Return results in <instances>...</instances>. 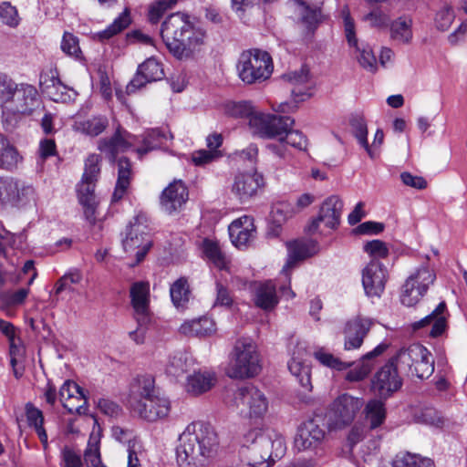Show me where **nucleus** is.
Instances as JSON below:
<instances>
[{"label":"nucleus","instance_id":"nucleus-23","mask_svg":"<svg viewBox=\"0 0 467 467\" xmlns=\"http://www.w3.org/2000/svg\"><path fill=\"white\" fill-rule=\"evenodd\" d=\"M158 392L160 389L156 387L152 375H138L130 384L129 403L134 409L138 403L150 400Z\"/></svg>","mask_w":467,"mask_h":467},{"label":"nucleus","instance_id":"nucleus-6","mask_svg":"<svg viewBox=\"0 0 467 467\" xmlns=\"http://www.w3.org/2000/svg\"><path fill=\"white\" fill-rule=\"evenodd\" d=\"M436 280V274L427 265L416 268L401 286L400 302L406 306H413L426 295Z\"/></svg>","mask_w":467,"mask_h":467},{"label":"nucleus","instance_id":"nucleus-9","mask_svg":"<svg viewBox=\"0 0 467 467\" xmlns=\"http://www.w3.org/2000/svg\"><path fill=\"white\" fill-rule=\"evenodd\" d=\"M294 124V119L288 116L265 114L263 112L253 116L250 119V127L254 133L261 138H278L279 140H283V136L289 129H292Z\"/></svg>","mask_w":467,"mask_h":467},{"label":"nucleus","instance_id":"nucleus-53","mask_svg":"<svg viewBox=\"0 0 467 467\" xmlns=\"http://www.w3.org/2000/svg\"><path fill=\"white\" fill-rule=\"evenodd\" d=\"M16 88V83L12 78L6 75H0V106L3 109V113Z\"/></svg>","mask_w":467,"mask_h":467},{"label":"nucleus","instance_id":"nucleus-20","mask_svg":"<svg viewBox=\"0 0 467 467\" xmlns=\"http://www.w3.org/2000/svg\"><path fill=\"white\" fill-rule=\"evenodd\" d=\"M342 209V200L337 195L329 196L322 203L318 216L312 221L308 231L315 232L321 222L328 228H336L339 224Z\"/></svg>","mask_w":467,"mask_h":467},{"label":"nucleus","instance_id":"nucleus-55","mask_svg":"<svg viewBox=\"0 0 467 467\" xmlns=\"http://www.w3.org/2000/svg\"><path fill=\"white\" fill-rule=\"evenodd\" d=\"M364 251L373 259L386 258L389 255V248L387 244L380 240H373L364 244Z\"/></svg>","mask_w":467,"mask_h":467},{"label":"nucleus","instance_id":"nucleus-14","mask_svg":"<svg viewBox=\"0 0 467 467\" xmlns=\"http://www.w3.org/2000/svg\"><path fill=\"white\" fill-rule=\"evenodd\" d=\"M237 408L248 409L250 417H260L264 415L268 409V401L265 394L254 386L242 387L236 390L234 398Z\"/></svg>","mask_w":467,"mask_h":467},{"label":"nucleus","instance_id":"nucleus-19","mask_svg":"<svg viewBox=\"0 0 467 467\" xmlns=\"http://www.w3.org/2000/svg\"><path fill=\"white\" fill-rule=\"evenodd\" d=\"M189 198L188 189L181 180H174L161 192L160 203L161 209L169 213H174L182 209Z\"/></svg>","mask_w":467,"mask_h":467},{"label":"nucleus","instance_id":"nucleus-44","mask_svg":"<svg viewBox=\"0 0 467 467\" xmlns=\"http://www.w3.org/2000/svg\"><path fill=\"white\" fill-rule=\"evenodd\" d=\"M131 23L130 11L125 9L105 30L98 33L99 40L104 41L118 35L125 28H127Z\"/></svg>","mask_w":467,"mask_h":467},{"label":"nucleus","instance_id":"nucleus-30","mask_svg":"<svg viewBox=\"0 0 467 467\" xmlns=\"http://www.w3.org/2000/svg\"><path fill=\"white\" fill-rule=\"evenodd\" d=\"M283 78L295 87L291 91L295 99L304 100L306 97L310 96L307 93L310 88V74L306 66H302L300 69L285 74Z\"/></svg>","mask_w":467,"mask_h":467},{"label":"nucleus","instance_id":"nucleus-35","mask_svg":"<svg viewBox=\"0 0 467 467\" xmlns=\"http://www.w3.org/2000/svg\"><path fill=\"white\" fill-rule=\"evenodd\" d=\"M387 348L388 346L386 344H379L372 351L364 355L360 365L347 373L346 379L350 382H357L364 379L372 369V364L369 360L372 358L381 355Z\"/></svg>","mask_w":467,"mask_h":467},{"label":"nucleus","instance_id":"nucleus-5","mask_svg":"<svg viewBox=\"0 0 467 467\" xmlns=\"http://www.w3.org/2000/svg\"><path fill=\"white\" fill-rule=\"evenodd\" d=\"M150 229L145 213H138L126 229L122 246L126 253L135 254V265L142 262L152 246Z\"/></svg>","mask_w":467,"mask_h":467},{"label":"nucleus","instance_id":"nucleus-2","mask_svg":"<svg viewBox=\"0 0 467 467\" xmlns=\"http://www.w3.org/2000/svg\"><path fill=\"white\" fill-rule=\"evenodd\" d=\"M226 375L234 379L254 378L262 369L257 346L250 337L236 339L230 352Z\"/></svg>","mask_w":467,"mask_h":467},{"label":"nucleus","instance_id":"nucleus-54","mask_svg":"<svg viewBox=\"0 0 467 467\" xmlns=\"http://www.w3.org/2000/svg\"><path fill=\"white\" fill-rule=\"evenodd\" d=\"M84 462L87 467H97L101 465L99 446L98 441H88V447L84 451Z\"/></svg>","mask_w":467,"mask_h":467},{"label":"nucleus","instance_id":"nucleus-24","mask_svg":"<svg viewBox=\"0 0 467 467\" xmlns=\"http://www.w3.org/2000/svg\"><path fill=\"white\" fill-rule=\"evenodd\" d=\"M136 411L142 419L148 421H156L166 418L171 410L170 400L158 392L150 400L138 403L137 406L132 409Z\"/></svg>","mask_w":467,"mask_h":467},{"label":"nucleus","instance_id":"nucleus-34","mask_svg":"<svg viewBox=\"0 0 467 467\" xmlns=\"http://www.w3.org/2000/svg\"><path fill=\"white\" fill-rule=\"evenodd\" d=\"M317 244L315 241L293 242L288 244V261L283 272H286L296 261L305 259L315 254L317 251Z\"/></svg>","mask_w":467,"mask_h":467},{"label":"nucleus","instance_id":"nucleus-31","mask_svg":"<svg viewBox=\"0 0 467 467\" xmlns=\"http://www.w3.org/2000/svg\"><path fill=\"white\" fill-rule=\"evenodd\" d=\"M254 304L257 307L269 311L278 304L276 288L272 281H266L258 285L254 290Z\"/></svg>","mask_w":467,"mask_h":467},{"label":"nucleus","instance_id":"nucleus-62","mask_svg":"<svg viewBox=\"0 0 467 467\" xmlns=\"http://www.w3.org/2000/svg\"><path fill=\"white\" fill-rule=\"evenodd\" d=\"M95 182H86V180L82 179L81 182L78 185V192L79 202H88L91 201H96L94 190H95Z\"/></svg>","mask_w":467,"mask_h":467},{"label":"nucleus","instance_id":"nucleus-15","mask_svg":"<svg viewBox=\"0 0 467 467\" xmlns=\"http://www.w3.org/2000/svg\"><path fill=\"white\" fill-rule=\"evenodd\" d=\"M164 70L161 62L154 57L147 58L139 65L133 78L126 87L127 93L132 94L144 88L148 83L161 80L164 78Z\"/></svg>","mask_w":467,"mask_h":467},{"label":"nucleus","instance_id":"nucleus-58","mask_svg":"<svg viewBox=\"0 0 467 467\" xmlns=\"http://www.w3.org/2000/svg\"><path fill=\"white\" fill-rule=\"evenodd\" d=\"M455 15L450 6L442 7L435 17V25L439 30H448L454 20Z\"/></svg>","mask_w":467,"mask_h":467},{"label":"nucleus","instance_id":"nucleus-26","mask_svg":"<svg viewBox=\"0 0 467 467\" xmlns=\"http://www.w3.org/2000/svg\"><path fill=\"white\" fill-rule=\"evenodd\" d=\"M130 138L131 135L119 126L111 137L99 140L98 148L110 161H115L118 154L131 147Z\"/></svg>","mask_w":467,"mask_h":467},{"label":"nucleus","instance_id":"nucleus-61","mask_svg":"<svg viewBox=\"0 0 467 467\" xmlns=\"http://www.w3.org/2000/svg\"><path fill=\"white\" fill-rule=\"evenodd\" d=\"M186 390L192 395H200L204 391V375L201 371L188 377Z\"/></svg>","mask_w":467,"mask_h":467},{"label":"nucleus","instance_id":"nucleus-37","mask_svg":"<svg viewBox=\"0 0 467 467\" xmlns=\"http://www.w3.org/2000/svg\"><path fill=\"white\" fill-rule=\"evenodd\" d=\"M170 296L171 302L176 308H184L191 296L188 279L182 276L174 281L170 287Z\"/></svg>","mask_w":467,"mask_h":467},{"label":"nucleus","instance_id":"nucleus-52","mask_svg":"<svg viewBox=\"0 0 467 467\" xmlns=\"http://www.w3.org/2000/svg\"><path fill=\"white\" fill-rule=\"evenodd\" d=\"M100 157L97 154H91L85 162V171L82 179L86 182H97L100 173L99 162Z\"/></svg>","mask_w":467,"mask_h":467},{"label":"nucleus","instance_id":"nucleus-1","mask_svg":"<svg viewBox=\"0 0 467 467\" xmlns=\"http://www.w3.org/2000/svg\"><path fill=\"white\" fill-rule=\"evenodd\" d=\"M161 36L169 51L178 59L200 54L204 33L200 18L183 13L169 16L161 25Z\"/></svg>","mask_w":467,"mask_h":467},{"label":"nucleus","instance_id":"nucleus-22","mask_svg":"<svg viewBox=\"0 0 467 467\" xmlns=\"http://www.w3.org/2000/svg\"><path fill=\"white\" fill-rule=\"evenodd\" d=\"M232 244L239 248L247 247L256 236V228L251 216L244 215L233 221L229 227Z\"/></svg>","mask_w":467,"mask_h":467},{"label":"nucleus","instance_id":"nucleus-47","mask_svg":"<svg viewBox=\"0 0 467 467\" xmlns=\"http://www.w3.org/2000/svg\"><path fill=\"white\" fill-rule=\"evenodd\" d=\"M222 144L223 137L219 133L211 134L206 139V164L223 156V151L220 150Z\"/></svg>","mask_w":467,"mask_h":467},{"label":"nucleus","instance_id":"nucleus-60","mask_svg":"<svg viewBox=\"0 0 467 467\" xmlns=\"http://www.w3.org/2000/svg\"><path fill=\"white\" fill-rule=\"evenodd\" d=\"M81 279L82 275L78 270L64 275L56 284V294H60L62 291L69 289L71 284H78Z\"/></svg>","mask_w":467,"mask_h":467},{"label":"nucleus","instance_id":"nucleus-12","mask_svg":"<svg viewBox=\"0 0 467 467\" xmlns=\"http://www.w3.org/2000/svg\"><path fill=\"white\" fill-rule=\"evenodd\" d=\"M402 386L398 366L391 358L380 368L372 379V389L381 399H388Z\"/></svg>","mask_w":467,"mask_h":467},{"label":"nucleus","instance_id":"nucleus-40","mask_svg":"<svg viewBox=\"0 0 467 467\" xmlns=\"http://www.w3.org/2000/svg\"><path fill=\"white\" fill-rule=\"evenodd\" d=\"M26 416L28 425L34 427L39 440L44 447L47 446V434L44 429V416L42 411L35 407L31 402L26 404Z\"/></svg>","mask_w":467,"mask_h":467},{"label":"nucleus","instance_id":"nucleus-18","mask_svg":"<svg viewBox=\"0 0 467 467\" xmlns=\"http://www.w3.org/2000/svg\"><path fill=\"white\" fill-rule=\"evenodd\" d=\"M372 325L370 318L360 316L349 319L344 328V348L346 350L359 348Z\"/></svg>","mask_w":467,"mask_h":467},{"label":"nucleus","instance_id":"nucleus-59","mask_svg":"<svg viewBox=\"0 0 467 467\" xmlns=\"http://www.w3.org/2000/svg\"><path fill=\"white\" fill-rule=\"evenodd\" d=\"M0 17L5 24L10 26L18 25L17 10L7 2H4L0 5Z\"/></svg>","mask_w":467,"mask_h":467},{"label":"nucleus","instance_id":"nucleus-29","mask_svg":"<svg viewBox=\"0 0 467 467\" xmlns=\"http://www.w3.org/2000/svg\"><path fill=\"white\" fill-rule=\"evenodd\" d=\"M446 304L441 302L436 308L428 316L412 324L414 330L431 326L430 336L432 337H440L447 328V320L445 317Z\"/></svg>","mask_w":467,"mask_h":467},{"label":"nucleus","instance_id":"nucleus-39","mask_svg":"<svg viewBox=\"0 0 467 467\" xmlns=\"http://www.w3.org/2000/svg\"><path fill=\"white\" fill-rule=\"evenodd\" d=\"M20 159L16 147L10 143L5 135L0 134V168L12 170L16 167Z\"/></svg>","mask_w":467,"mask_h":467},{"label":"nucleus","instance_id":"nucleus-51","mask_svg":"<svg viewBox=\"0 0 467 467\" xmlns=\"http://www.w3.org/2000/svg\"><path fill=\"white\" fill-rule=\"evenodd\" d=\"M59 73L57 67H50L41 72L39 76V87L44 94L54 95L49 89L54 85H59Z\"/></svg>","mask_w":467,"mask_h":467},{"label":"nucleus","instance_id":"nucleus-38","mask_svg":"<svg viewBox=\"0 0 467 467\" xmlns=\"http://www.w3.org/2000/svg\"><path fill=\"white\" fill-rule=\"evenodd\" d=\"M412 21L399 17L389 25L390 38L400 44H409L412 39Z\"/></svg>","mask_w":467,"mask_h":467},{"label":"nucleus","instance_id":"nucleus-50","mask_svg":"<svg viewBox=\"0 0 467 467\" xmlns=\"http://www.w3.org/2000/svg\"><path fill=\"white\" fill-rule=\"evenodd\" d=\"M315 358L324 366L338 371L345 370L351 366V363L341 361L331 353L319 349L314 353Z\"/></svg>","mask_w":467,"mask_h":467},{"label":"nucleus","instance_id":"nucleus-57","mask_svg":"<svg viewBox=\"0 0 467 467\" xmlns=\"http://www.w3.org/2000/svg\"><path fill=\"white\" fill-rule=\"evenodd\" d=\"M284 140H285L286 144L298 150H306L307 149V139L299 130H293L292 129H289L285 133V138Z\"/></svg>","mask_w":467,"mask_h":467},{"label":"nucleus","instance_id":"nucleus-25","mask_svg":"<svg viewBox=\"0 0 467 467\" xmlns=\"http://www.w3.org/2000/svg\"><path fill=\"white\" fill-rule=\"evenodd\" d=\"M307 355L306 348L303 343H297L292 352V358L288 362V369L295 376L299 384L306 390H311V376L308 365L304 362Z\"/></svg>","mask_w":467,"mask_h":467},{"label":"nucleus","instance_id":"nucleus-10","mask_svg":"<svg viewBox=\"0 0 467 467\" xmlns=\"http://www.w3.org/2000/svg\"><path fill=\"white\" fill-rule=\"evenodd\" d=\"M41 100L36 88L29 84H16L9 102L3 114L5 120L8 121V115H30L39 108Z\"/></svg>","mask_w":467,"mask_h":467},{"label":"nucleus","instance_id":"nucleus-42","mask_svg":"<svg viewBox=\"0 0 467 467\" xmlns=\"http://www.w3.org/2000/svg\"><path fill=\"white\" fill-rule=\"evenodd\" d=\"M191 358L182 352H178L169 358L165 372L175 379L183 376L189 370Z\"/></svg>","mask_w":467,"mask_h":467},{"label":"nucleus","instance_id":"nucleus-7","mask_svg":"<svg viewBox=\"0 0 467 467\" xmlns=\"http://www.w3.org/2000/svg\"><path fill=\"white\" fill-rule=\"evenodd\" d=\"M362 406L363 401L358 398L347 393L338 396L327 410V427L331 431H336L350 425Z\"/></svg>","mask_w":467,"mask_h":467},{"label":"nucleus","instance_id":"nucleus-27","mask_svg":"<svg viewBox=\"0 0 467 467\" xmlns=\"http://www.w3.org/2000/svg\"><path fill=\"white\" fill-rule=\"evenodd\" d=\"M345 34L349 46L354 47L358 53V61L365 69L375 72L377 70V59L368 47H360L355 34V26L352 19L347 16L344 19Z\"/></svg>","mask_w":467,"mask_h":467},{"label":"nucleus","instance_id":"nucleus-11","mask_svg":"<svg viewBox=\"0 0 467 467\" xmlns=\"http://www.w3.org/2000/svg\"><path fill=\"white\" fill-rule=\"evenodd\" d=\"M325 425L317 419H310L302 422L294 439L295 449L298 451L317 452L322 449L326 439Z\"/></svg>","mask_w":467,"mask_h":467},{"label":"nucleus","instance_id":"nucleus-43","mask_svg":"<svg viewBox=\"0 0 467 467\" xmlns=\"http://www.w3.org/2000/svg\"><path fill=\"white\" fill-rule=\"evenodd\" d=\"M109 120L104 116H95L77 123V130L88 136H98L108 127Z\"/></svg>","mask_w":467,"mask_h":467},{"label":"nucleus","instance_id":"nucleus-63","mask_svg":"<svg viewBox=\"0 0 467 467\" xmlns=\"http://www.w3.org/2000/svg\"><path fill=\"white\" fill-rule=\"evenodd\" d=\"M61 458V467H82L83 465L80 455L68 447L62 450Z\"/></svg>","mask_w":467,"mask_h":467},{"label":"nucleus","instance_id":"nucleus-3","mask_svg":"<svg viewBox=\"0 0 467 467\" xmlns=\"http://www.w3.org/2000/svg\"><path fill=\"white\" fill-rule=\"evenodd\" d=\"M236 68L240 79L252 85L268 79L273 73L274 65L269 53L254 48L241 53Z\"/></svg>","mask_w":467,"mask_h":467},{"label":"nucleus","instance_id":"nucleus-48","mask_svg":"<svg viewBox=\"0 0 467 467\" xmlns=\"http://www.w3.org/2000/svg\"><path fill=\"white\" fill-rule=\"evenodd\" d=\"M167 140L168 135L164 131L159 129L151 130L146 134V136L143 139L145 147L142 149H139L138 152L140 154H145L148 151L159 147L163 143V141Z\"/></svg>","mask_w":467,"mask_h":467},{"label":"nucleus","instance_id":"nucleus-13","mask_svg":"<svg viewBox=\"0 0 467 467\" xmlns=\"http://www.w3.org/2000/svg\"><path fill=\"white\" fill-rule=\"evenodd\" d=\"M389 275L385 265L371 260L362 270V285L368 297H380L385 290Z\"/></svg>","mask_w":467,"mask_h":467},{"label":"nucleus","instance_id":"nucleus-32","mask_svg":"<svg viewBox=\"0 0 467 467\" xmlns=\"http://www.w3.org/2000/svg\"><path fill=\"white\" fill-rule=\"evenodd\" d=\"M300 16L299 21L306 29L307 35L312 34L321 21V11L319 7H311L303 0H293Z\"/></svg>","mask_w":467,"mask_h":467},{"label":"nucleus","instance_id":"nucleus-4","mask_svg":"<svg viewBox=\"0 0 467 467\" xmlns=\"http://www.w3.org/2000/svg\"><path fill=\"white\" fill-rule=\"evenodd\" d=\"M392 359L401 370L421 379H428L434 371L432 356L420 344H411L401 348Z\"/></svg>","mask_w":467,"mask_h":467},{"label":"nucleus","instance_id":"nucleus-8","mask_svg":"<svg viewBox=\"0 0 467 467\" xmlns=\"http://www.w3.org/2000/svg\"><path fill=\"white\" fill-rule=\"evenodd\" d=\"M253 440L252 452H256L259 448L262 449V453L259 458H253L249 463L253 467H260L265 464L268 460L274 461L275 458H281L285 451V442L283 437L276 436L274 440L270 436L254 430L246 433V441Z\"/></svg>","mask_w":467,"mask_h":467},{"label":"nucleus","instance_id":"nucleus-17","mask_svg":"<svg viewBox=\"0 0 467 467\" xmlns=\"http://www.w3.org/2000/svg\"><path fill=\"white\" fill-rule=\"evenodd\" d=\"M264 186V177L257 171L239 172L234 176L232 192L242 202L255 196Z\"/></svg>","mask_w":467,"mask_h":467},{"label":"nucleus","instance_id":"nucleus-45","mask_svg":"<svg viewBox=\"0 0 467 467\" xmlns=\"http://www.w3.org/2000/svg\"><path fill=\"white\" fill-rule=\"evenodd\" d=\"M393 467H433L431 459L421 458L417 454L400 452L396 455L392 462Z\"/></svg>","mask_w":467,"mask_h":467},{"label":"nucleus","instance_id":"nucleus-64","mask_svg":"<svg viewBox=\"0 0 467 467\" xmlns=\"http://www.w3.org/2000/svg\"><path fill=\"white\" fill-rule=\"evenodd\" d=\"M400 179L405 185L417 190H423L427 187V182L423 177L412 175L408 171L402 172L400 174Z\"/></svg>","mask_w":467,"mask_h":467},{"label":"nucleus","instance_id":"nucleus-16","mask_svg":"<svg viewBox=\"0 0 467 467\" xmlns=\"http://www.w3.org/2000/svg\"><path fill=\"white\" fill-rule=\"evenodd\" d=\"M34 194V189L14 178H0V201L12 206L26 203Z\"/></svg>","mask_w":467,"mask_h":467},{"label":"nucleus","instance_id":"nucleus-33","mask_svg":"<svg viewBox=\"0 0 467 467\" xmlns=\"http://www.w3.org/2000/svg\"><path fill=\"white\" fill-rule=\"evenodd\" d=\"M206 259L218 270L230 272L231 258L217 240L206 238Z\"/></svg>","mask_w":467,"mask_h":467},{"label":"nucleus","instance_id":"nucleus-56","mask_svg":"<svg viewBox=\"0 0 467 467\" xmlns=\"http://www.w3.org/2000/svg\"><path fill=\"white\" fill-rule=\"evenodd\" d=\"M61 49L67 55L75 57H78L81 53L78 37L69 32H65L63 35Z\"/></svg>","mask_w":467,"mask_h":467},{"label":"nucleus","instance_id":"nucleus-36","mask_svg":"<svg viewBox=\"0 0 467 467\" xmlns=\"http://www.w3.org/2000/svg\"><path fill=\"white\" fill-rule=\"evenodd\" d=\"M130 178L131 163L128 158L122 157L118 161V180L112 194L113 202H118L122 199L130 186Z\"/></svg>","mask_w":467,"mask_h":467},{"label":"nucleus","instance_id":"nucleus-46","mask_svg":"<svg viewBox=\"0 0 467 467\" xmlns=\"http://www.w3.org/2000/svg\"><path fill=\"white\" fill-rule=\"evenodd\" d=\"M366 417L371 429L380 426L386 418V410L382 401L372 400L366 406Z\"/></svg>","mask_w":467,"mask_h":467},{"label":"nucleus","instance_id":"nucleus-49","mask_svg":"<svg viewBox=\"0 0 467 467\" xmlns=\"http://www.w3.org/2000/svg\"><path fill=\"white\" fill-rule=\"evenodd\" d=\"M227 112L236 118H251L261 112L256 111L250 101L233 102L227 105Z\"/></svg>","mask_w":467,"mask_h":467},{"label":"nucleus","instance_id":"nucleus-21","mask_svg":"<svg viewBox=\"0 0 467 467\" xmlns=\"http://www.w3.org/2000/svg\"><path fill=\"white\" fill-rule=\"evenodd\" d=\"M131 305L135 311V318L140 326L147 325L150 322L149 303H150V284L149 282L139 281L131 285L130 290Z\"/></svg>","mask_w":467,"mask_h":467},{"label":"nucleus","instance_id":"nucleus-28","mask_svg":"<svg viewBox=\"0 0 467 467\" xmlns=\"http://www.w3.org/2000/svg\"><path fill=\"white\" fill-rule=\"evenodd\" d=\"M59 399L63 407L70 413H82L83 405L73 404L72 400H78L83 404L87 403V399L83 389L72 380H66L59 389Z\"/></svg>","mask_w":467,"mask_h":467},{"label":"nucleus","instance_id":"nucleus-41","mask_svg":"<svg viewBox=\"0 0 467 467\" xmlns=\"http://www.w3.org/2000/svg\"><path fill=\"white\" fill-rule=\"evenodd\" d=\"M349 124L352 128L354 136L358 139L360 145L366 150L371 159H375L377 157V153L371 150L368 143V128L364 117L358 114L352 115L349 119Z\"/></svg>","mask_w":467,"mask_h":467}]
</instances>
